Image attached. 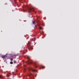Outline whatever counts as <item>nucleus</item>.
I'll return each instance as SVG.
<instances>
[{
	"mask_svg": "<svg viewBox=\"0 0 79 79\" xmlns=\"http://www.w3.org/2000/svg\"><path fill=\"white\" fill-rule=\"evenodd\" d=\"M31 43L30 42H28V43L27 44V46L29 47V50L31 49Z\"/></svg>",
	"mask_w": 79,
	"mask_h": 79,
	"instance_id": "obj_1",
	"label": "nucleus"
},
{
	"mask_svg": "<svg viewBox=\"0 0 79 79\" xmlns=\"http://www.w3.org/2000/svg\"><path fill=\"white\" fill-rule=\"evenodd\" d=\"M30 71H36V70H35V69L33 68H31L30 69Z\"/></svg>",
	"mask_w": 79,
	"mask_h": 79,
	"instance_id": "obj_2",
	"label": "nucleus"
},
{
	"mask_svg": "<svg viewBox=\"0 0 79 79\" xmlns=\"http://www.w3.org/2000/svg\"><path fill=\"white\" fill-rule=\"evenodd\" d=\"M17 55L15 54H14L12 56V57L13 58L15 59L16 58V56Z\"/></svg>",
	"mask_w": 79,
	"mask_h": 79,
	"instance_id": "obj_3",
	"label": "nucleus"
},
{
	"mask_svg": "<svg viewBox=\"0 0 79 79\" xmlns=\"http://www.w3.org/2000/svg\"><path fill=\"white\" fill-rule=\"evenodd\" d=\"M6 57V55L2 56V58H5Z\"/></svg>",
	"mask_w": 79,
	"mask_h": 79,
	"instance_id": "obj_4",
	"label": "nucleus"
},
{
	"mask_svg": "<svg viewBox=\"0 0 79 79\" xmlns=\"http://www.w3.org/2000/svg\"><path fill=\"white\" fill-rule=\"evenodd\" d=\"M31 11H33L32 10V9L31 8H30L29 9V12H31Z\"/></svg>",
	"mask_w": 79,
	"mask_h": 79,
	"instance_id": "obj_5",
	"label": "nucleus"
},
{
	"mask_svg": "<svg viewBox=\"0 0 79 79\" xmlns=\"http://www.w3.org/2000/svg\"><path fill=\"white\" fill-rule=\"evenodd\" d=\"M27 63L28 64H31V63H32V62L29 61H28Z\"/></svg>",
	"mask_w": 79,
	"mask_h": 79,
	"instance_id": "obj_6",
	"label": "nucleus"
},
{
	"mask_svg": "<svg viewBox=\"0 0 79 79\" xmlns=\"http://www.w3.org/2000/svg\"><path fill=\"white\" fill-rule=\"evenodd\" d=\"M39 27H39L40 29V30L42 29V27H40V25H39Z\"/></svg>",
	"mask_w": 79,
	"mask_h": 79,
	"instance_id": "obj_7",
	"label": "nucleus"
},
{
	"mask_svg": "<svg viewBox=\"0 0 79 79\" xmlns=\"http://www.w3.org/2000/svg\"><path fill=\"white\" fill-rule=\"evenodd\" d=\"M3 77L2 75H0V78H3Z\"/></svg>",
	"mask_w": 79,
	"mask_h": 79,
	"instance_id": "obj_8",
	"label": "nucleus"
},
{
	"mask_svg": "<svg viewBox=\"0 0 79 79\" xmlns=\"http://www.w3.org/2000/svg\"><path fill=\"white\" fill-rule=\"evenodd\" d=\"M33 24H35V21H33Z\"/></svg>",
	"mask_w": 79,
	"mask_h": 79,
	"instance_id": "obj_9",
	"label": "nucleus"
},
{
	"mask_svg": "<svg viewBox=\"0 0 79 79\" xmlns=\"http://www.w3.org/2000/svg\"><path fill=\"white\" fill-rule=\"evenodd\" d=\"M10 64H13V62H10Z\"/></svg>",
	"mask_w": 79,
	"mask_h": 79,
	"instance_id": "obj_10",
	"label": "nucleus"
},
{
	"mask_svg": "<svg viewBox=\"0 0 79 79\" xmlns=\"http://www.w3.org/2000/svg\"><path fill=\"white\" fill-rule=\"evenodd\" d=\"M42 69H44V68H45V67L44 66H42Z\"/></svg>",
	"mask_w": 79,
	"mask_h": 79,
	"instance_id": "obj_11",
	"label": "nucleus"
},
{
	"mask_svg": "<svg viewBox=\"0 0 79 79\" xmlns=\"http://www.w3.org/2000/svg\"><path fill=\"white\" fill-rule=\"evenodd\" d=\"M27 58L28 59H29L30 58V57L29 56H27Z\"/></svg>",
	"mask_w": 79,
	"mask_h": 79,
	"instance_id": "obj_12",
	"label": "nucleus"
},
{
	"mask_svg": "<svg viewBox=\"0 0 79 79\" xmlns=\"http://www.w3.org/2000/svg\"><path fill=\"white\" fill-rule=\"evenodd\" d=\"M14 63H16V62L15 61V60H14Z\"/></svg>",
	"mask_w": 79,
	"mask_h": 79,
	"instance_id": "obj_13",
	"label": "nucleus"
},
{
	"mask_svg": "<svg viewBox=\"0 0 79 79\" xmlns=\"http://www.w3.org/2000/svg\"><path fill=\"white\" fill-rule=\"evenodd\" d=\"M11 61H13V59L12 58L10 59Z\"/></svg>",
	"mask_w": 79,
	"mask_h": 79,
	"instance_id": "obj_14",
	"label": "nucleus"
},
{
	"mask_svg": "<svg viewBox=\"0 0 79 79\" xmlns=\"http://www.w3.org/2000/svg\"><path fill=\"white\" fill-rule=\"evenodd\" d=\"M36 68H37V66H36Z\"/></svg>",
	"mask_w": 79,
	"mask_h": 79,
	"instance_id": "obj_15",
	"label": "nucleus"
},
{
	"mask_svg": "<svg viewBox=\"0 0 79 79\" xmlns=\"http://www.w3.org/2000/svg\"><path fill=\"white\" fill-rule=\"evenodd\" d=\"M24 12H25V11L24 10Z\"/></svg>",
	"mask_w": 79,
	"mask_h": 79,
	"instance_id": "obj_16",
	"label": "nucleus"
}]
</instances>
